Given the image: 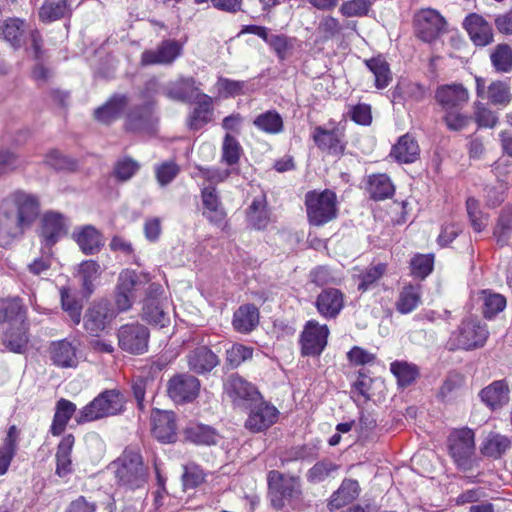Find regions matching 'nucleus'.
<instances>
[{
	"mask_svg": "<svg viewBox=\"0 0 512 512\" xmlns=\"http://www.w3.org/2000/svg\"><path fill=\"white\" fill-rule=\"evenodd\" d=\"M39 215L36 196L18 190L0 204V245L5 247L21 237Z\"/></svg>",
	"mask_w": 512,
	"mask_h": 512,
	"instance_id": "f257e3e1",
	"label": "nucleus"
},
{
	"mask_svg": "<svg viewBox=\"0 0 512 512\" xmlns=\"http://www.w3.org/2000/svg\"><path fill=\"white\" fill-rule=\"evenodd\" d=\"M111 466L118 483L127 489L142 488L147 482V469L143 464L142 456L133 449H125Z\"/></svg>",
	"mask_w": 512,
	"mask_h": 512,
	"instance_id": "f03ea898",
	"label": "nucleus"
},
{
	"mask_svg": "<svg viewBox=\"0 0 512 512\" xmlns=\"http://www.w3.org/2000/svg\"><path fill=\"white\" fill-rule=\"evenodd\" d=\"M125 397L116 389L105 390L83 407L76 415L78 424L95 421L121 413L125 408Z\"/></svg>",
	"mask_w": 512,
	"mask_h": 512,
	"instance_id": "7ed1b4c3",
	"label": "nucleus"
},
{
	"mask_svg": "<svg viewBox=\"0 0 512 512\" xmlns=\"http://www.w3.org/2000/svg\"><path fill=\"white\" fill-rule=\"evenodd\" d=\"M269 497L276 509H282L286 504L298 503L302 496L301 481L299 477L283 474L272 470L267 476Z\"/></svg>",
	"mask_w": 512,
	"mask_h": 512,
	"instance_id": "20e7f679",
	"label": "nucleus"
},
{
	"mask_svg": "<svg viewBox=\"0 0 512 512\" xmlns=\"http://www.w3.org/2000/svg\"><path fill=\"white\" fill-rule=\"evenodd\" d=\"M305 206L309 223L314 226H322L337 216L336 194L328 189L306 193Z\"/></svg>",
	"mask_w": 512,
	"mask_h": 512,
	"instance_id": "39448f33",
	"label": "nucleus"
},
{
	"mask_svg": "<svg viewBox=\"0 0 512 512\" xmlns=\"http://www.w3.org/2000/svg\"><path fill=\"white\" fill-rule=\"evenodd\" d=\"M489 336L486 324L477 319H465L457 331L454 332L452 341L457 348L474 350L485 345Z\"/></svg>",
	"mask_w": 512,
	"mask_h": 512,
	"instance_id": "423d86ee",
	"label": "nucleus"
},
{
	"mask_svg": "<svg viewBox=\"0 0 512 512\" xmlns=\"http://www.w3.org/2000/svg\"><path fill=\"white\" fill-rule=\"evenodd\" d=\"M200 381L197 377L180 373L171 377L167 382V394L177 404L194 401L200 392Z\"/></svg>",
	"mask_w": 512,
	"mask_h": 512,
	"instance_id": "0eeeda50",
	"label": "nucleus"
},
{
	"mask_svg": "<svg viewBox=\"0 0 512 512\" xmlns=\"http://www.w3.org/2000/svg\"><path fill=\"white\" fill-rule=\"evenodd\" d=\"M449 450L452 458L462 469L471 465V457L475 450L474 432L464 428L454 431L449 437Z\"/></svg>",
	"mask_w": 512,
	"mask_h": 512,
	"instance_id": "6e6552de",
	"label": "nucleus"
},
{
	"mask_svg": "<svg viewBox=\"0 0 512 512\" xmlns=\"http://www.w3.org/2000/svg\"><path fill=\"white\" fill-rule=\"evenodd\" d=\"M119 347L131 354H142L148 349L149 331L139 323L126 324L118 330Z\"/></svg>",
	"mask_w": 512,
	"mask_h": 512,
	"instance_id": "1a4fd4ad",
	"label": "nucleus"
},
{
	"mask_svg": "<svg viewBox=\"0 0 512 512\" xmlns=\"http://www.w3.org/2000/svg\"><path fill=\"white\" fill-rule=\"evenodd\" d=\"M116 313L108 301L94 302L84 316V327L92 335L98 336L115 318Z\"/></svg>",
	"mask_w": 512,
	"mask_h": 512,
	"instance_id": "9d476101",
	"label": "nucleus"
},
{
	"mask_svg": "<svg viewBox=\"0 0 512 512\" xmlns=\"http://www.w3.org/2000/svg\"><path fill=\"white\" fill-rule=\"evenodd\" d=\"M329 329L327 325H320L311 320L305 325L301 336L302 354L306 356H317L327 345Z\"/></svg>",
	"mask_w": 512,
	"mask_h": 512,
	"instance_id": "9b49d317",
	"label": "nucleus"
},
{
	"mask_svg": "<svg viewBox=\"0 0 512 512\" xmlns=\"http://www.w3.org/2000/svg\"><path fill=\"white\" fill-rule=\"evenodd\" d=\"M416 29L420 39L425 42L436 40L445 31L446 21L439 12L423 9L416 15Z\"/></svg>",
	"mask_w": 512,
	"mask_h": 512,
	"instance_id": "f8f14e48",
	"label": "nucleus"
},
{
	"mask_svg": "<svg viewBox=\"0 0 512 512\" xmlns=\"http://www.w3.org/2000/svg\"><path fill=\"white\" fill-rule=\"evenodd\" d=\"M200 93L193 77H179L169 81L163 87V94L167 98L183 103L191 102L199 98Z\"/></svg>",
	"mask_w": 512,
	"mask_h": 512,
	"instance_id": "ddd939ff",
	"label": "nucleus"
},
{
	"mask_svg": "<svg viewBox=\"0 0 512 512\" xmlns=\"http://www.w3.org/2000/svg\"><path fill=\"white\" fill-rule=\"evenodd\" d=\"M182 51L181 45L175 40H165L156 49L146 50L142 53L143 65H170Z\"/></svg>",
	"mask_w": 512,
	"mask_h": 512,
	"instance_id": "4468645a",
	"label": "nucleus"
},
{
	"mask_svg": "<svg viewBox=\"0 0 512 512\" xmlns=\"http://www.w3.org/2000/svg\"><path fill=\"white\" fill-rule=\"evenodd\" d=\"M152 434L163 443L176 440L175 414L171 411L154 410L151 414Z\"/></svg>",
	"mask_w": 512,
	"mask_h": 512,
	"instance_id": "2eb2a0df",
	"label": "nucleus"
},
{
	"mask_svg": "<svg viewBox=\"0 0 512 512\" xmlns=\"http://www.w3.org/2000/svg\"><path fill=\"white\" fill-rule=\"evenodd\" d=\"M463 27L476 46L484 47L493 42L492 27L481 15L469 14L463 21Z\"/></svg>",
	"mask_w": 512,
	"mask_h": 512,
	"instance_id": "dca6fc26",
	"label": "nucleus"
},
{
	"mask_svg": "<svg viewBox=\"0 0 512 512\" xmlns=\"http://www.w3.org/2000/svg\"><path fill=\"white\" fill-rule=\"evenodd\" d=\"M278 418V410L265 402L255 404L248 415L245 427L252 432H261L272 426Z\"/></svg>",
	"mask_w": 512,
	"mask_h": 512,
	"instance_id": "f3484780",
	"label": "nucleus"
},
{
	"mask_svg": "<svg viewBox=\"0 0 512 512\" xmlns=\"http://www.w3.org/2000/svg\"><path fill=\"white\" fill-rule=\"evenodd\" d=\"M67 233V224L64 217L55 212H48L42 219L41 237L44 249L51 247Z\"/></svg>",
	"mask_w": 512,
	"mask_h": 512,
	"instance_id": "a211bd4d",
	"label": "nucleus"
},
{
	"mask_svg": "<svg viewBox=\"0 0 512 512\" xmlns=\"http://www.w3.org/2000/svg\"><path fill=\"white\" fill-rule=\"evenodd\" d=\"M435 99L444 110L448 111L467 103L469 93L462 84H445L437 88Z\"/></svg>",
	"mask_w": 512,
	"mask_h": 512,
	"instance_id": "6ab92c4d",
	"label": "nucleus"
},
{
	"mask_svg": "<svg viewBox=\"0 0 512 512\" xmlns=\"http://www.w3.org/2000/svg\"><path fill=\"white\" fill-rule=\"evenodd\" d=\"M315 306L324 318H336L344 307V294L336 288L323 289L316 298Z\"/></svg>",
	"mask_w": 512,
	"mask_h": 512,
	"instance_id": "aec40b11",
	"label": "nucleus"
},
{
	"mask_svg": "<svg viewBox=\"0 0 512 512\" xmlns=\"http://www.w3.org/2000/svg\"><path fill=\"white\" fill-rule=\"evenodd\" d=\"M203 215L213 225L223 228L226 223V212L220 202L214 186L202 190Z\"/></svg>",
	"mask_w": 512,
	"mask_h": 512,
	"instance_id": "412c9836",
	"label": "nucleus"
},
{
	"mask_svg": "<svg viewBox=\"0 0 512 512\" xmlns=\"http://www.w3.org/2000/svg\"><path fill=\"white\" fill-rule=\"evenodd\" d=\"M187 364L197 374L210 372L219 364L218 356L206 346H200L187 354Z\"/></svg>",
	"mask_w": 512,
	"mask_h": 512,
	"instance_id": "4be33fe9",
	"label": "nucleus"
},
{
	"mask_svg": "<svg viewBox=\"0 0 512 512\" xmlns=\"http://www.w3.org/2000/svg\"><path fill=\"white\" fill-rule=\"evenodd\" d=\"M167 308L166 299L146 298L143 306L142 317L150 324L165 327L170 322Z\"/></svg>",
	"mask_w": 512,
	"mask_h": 512,
	"instance_id": "5701e85b",
	"label": "nucleus"
},
{
	"mask_svg": "<svg viewBox=\"0 0 512 512\" xmlns=\"http://www.w3.org/2000/svg\"><path fill=\"white\" fill-rule=\"evenodd\" d=\"M225 390L234 402L246 400L254 401L259 396L256 388L238 375H231L227 379L225 383Z\"/></svg>",
	"mask_w": 512,
	"mask_h": 512,
	"instance_id": "b1692460",
	"label": "nucleus"
},
{
	"mask_svg": "<svg viewBox=\"0 0 512 512\" xmlns=\"http://www.w3.org/2000/svg\"><path fill=\"white\" fill-rule=\"evenodd\" d=\"M127 105L126 95L114 94L104 105L95 110L94 116L99 122L110 124L120 117Z\"/></svg>",
	"mask_w": 512,
	"mask_h": 512,
	"instance_id": "393cba45",
	"label": "nucleus"
},
{
	"mask_svg": "<svg viewBox=\"0 0 512 512\" xmlns=\"http://www.w3.org/2000/svg\"><path fill=\"white\" fill-rule=\"evenodd\" d=\"M50 356L53 363L62 368L75 367L77 364V348L68 340L53 342Z\"/></svg>",
	"mask_w": 512,
	"mask_h": 512,
	"instance_id": "a878e982",
	"label": "nucleus"
},
{
	"mask_svg": "<svg viewBox=\"0 0 512 512\" xmlns=\"http://www.w3.org/2000/svg\"><path fill=\"white\" fill-rule=\"evenodd\" d=\"M509 387L505 380L492 382L480 392L481 400L491 409L500 408L509 402Z\"/></svg>",
	"mask_w": 512,
	"mask_h": 512,
	"instance_id": "bb28decb",
	"label": "nucleus"
},
{
	"mask_svg": "<svg viewBox=\"0 0 512 512\" xmlns=\"http://www.w3.org/2000/svg\"><path fill=\"white\" fill-rule=\"evenodd\" d=\"M154 119L150 104L134 107L129 111L126 117V129L132 132H141L150 130Z\"/></svg>",
	"mask_w": 512,
	"mask_h": 512,
	"instance_id": "cd10ccee",
	"label": "nucleus"
},
{
	"mask_svg": "<svg viewBox=\"0 0 512 512\" xmlns=\"http://www.w3.org/2000/svg\"><path fill=\"white\" fill-rule=\"evenodd\" d=\"M419 145L410 134L401 136L393 146L390 156L401 163H412L419 156Z\"/></svg>",
	"mask_w": 512,
	"mask_h": 512,
	"instance_id": "c85d7f7f",
	"label": "nucleus"
},
{
	"mask_svg": "<svg viewBox=\"0 0 512 512\" xmlns=\"http://www.w3.org/2000/svg\"><path fill=\"white\" fill-rule=\"evenodd\" d=\"M476 300L481 304V311L487 319L493 318L506 307V298L491 290L477 292Z\"/></svg>",
	"mask_w": 512,
	"mask_h": 512,
	"instance_id": "c756f323",
	"label": "nucleus"
},
{
	"mask_svg": "<svg viewBox=\"0 0 512 512\" xmlns=\"http://www.w3.org/2000/svg\"><path fill=\"white\" fill-rule=\"evenodd\" d=\"M259 323V311L252 304L240 306L233 316V327L240 333L251 332Z\"/></svg>",
	"mask_w": 512,
	"mask_h": 512,
	"instance_id": "7c9ffc66",
	"label": "nucleus"
},
{
	"mask_svg": "<svg viewBox=\"0 0 512 512\" xmlns=\"http://www.w3.org/2000/svg\"><path fill=\"white\" fill-rule=\"evenodd\" d=\"M312 137L321 150H325L330 154H340L344 150L341 136L335 130H326L322 127H316Z\"/></svg>",
	"mask_w": 512,
	"mask_h": 512,
	"instance_id": "2f4dec72",
	"label": "nucleus"
},
{
	"mask_svg": "<svg viewBox=\"0 0 512 512\" xmlns=\"http://www.w3.org/2000/svg\"><path fill=\"white\" fill-rule=\"evenodd\" d=\"M360 493V487L356 480L345 479L342 484L335 491L329 501L330 510L339 509L358 497Z\"/></svg>",
	"mask_w": 512,
	"mask_h": 512,
	"instance_id": "473e14b6",
	"label": "nucleus"
},
{
	"mask_svg": "<svg viewBox=\"0 0 512 512\" xmlns=\"http://www.w3.org/2000/svg\"><path fill=\"white\" fill-rule=\"evenodd\" d=\"M74 442V436L68 434L58 444L56 452V474L60 477L66 476L72 471L71 453Z\"/></svg>",
	"mask_w": 512,
	"mask_h": 512,
	"instance_id": "72a5a7b5",
	"label": "nucleus"
},
{
	"mask_svg": "<svg viewBox=\"0 0 512 512\" xmlns=\"http://www.w3.org/2000/svg\"><path fill=\"white\" fill-rule=\"evenodd\" d=\"M75 411L76 405L73 402L63 398L57 402L53 422L50 427V432L53 436H59L64 432Z\"/></svg>",
	"mask_w": 512,
	"mask_h": 512,
	"instance_id": "f704fd0d",
	"label": "nucleus"
},
{
	"mask_svg": "<svg viewBox=\"0 0 512 512\" xmlns=\"http://www.w3.org/2000/svg\"><path fill=\"white\" fill-rule=\"evenodd\" d=\"M197 106L189 117V127L193 130H199L211 120L212 116V98L206 94L200 93Z\"/></svg>",
	"mask_w": 512,
	"mask_h": 512,
	"instance_id": "c9c22d12",
	"label": "nucleus"
},
{
	"mask_svg": "<svg viewBox=\"0 0 512 512\" xmlns=\"http://www.w3.org/2000/svg\"><path fill=\"white\" fill-rule=\"evenodd\" d=\"M17 326L25 323V311L19 299L0 301V323Z\"/></svg>",
	"mask_w": 512,
	"mask_h": 512,
	"instance_id": "e433bc0d",
	"label": "nucleus"
},
{
	"mask_svg": "<svg viewBox=\"0 0 512 512\" xmlns=\"http://www.w3.org/2000/svg\"><path fill=\"white\" fill-rule=\"evenodd\" d=\"M75 240L81 251L85 254H94L98 252L103 244L100 232L90 225L83 227L77 234H75Z\"/></svg>",
	"mask_w": 512,
	"mask_h": 512,
	"instance_id": "4c0bfd02",
	"label": "nucleus"
},
{
	"mask_svg": "<svg viewBox=\"0 0 512 512\" xmlns=\"http://www.w3.org/2000/svg\"><path fill=\"white\" fill-rule=\"evenodd\" d=\"M71 12L70 0L47 1L39 9V18L49 23L69 16Z\"/></svg>",
	"mask_w": 512,
	"mask_h": 512,
	"instance_id": "58836bf2",
	"label": "nucleus"
},
{
	"mask_svg": "<svg viewBox=\"0 0 512 512\" xmlns=\"http://www.w3.org/2000/svg\"><path fill=\"white\" fill-rule=\"evenodd\" d=\"M149 281L148 274L125 269L119 274L117 287L129 294H135L138 289L144 287Z\"/></svg>",
	"mask_w": 512,
	"mask_h": 512,
	"instance_id": "ea45409f",
	"label": "nucleus"
},
{
	"mask_svg": "<svg viewBox=\"0 0 512 512\" xmlns=\"http://www.w3.org/2000/svg\"><path fill=\"white\" fill-rule=\"evenodd\" d=\"M25 323L22 326H10L3 333L2 343L10 351L21 353L28 343Z\"/></svg>",
	"mask_w": 512,
	"mask_h": 512,
	"instance_id": "a19ab883",
	"label": "nucleus"
},
{
	"mask_svg": "<svg viewBox=\"0 0 512 512\" xmlns=\"http://www.w3.org/2000/svg\"><path fill=\"white\" fill-rule=\"evenodd\" d=\"M511 446L508 437L498 434L489 433L483 441L481 452L487 457L497 459L502 456Z\"/></svg>",
	"mask_w": 512,
	"mask_h": 512,
	"instance_id": "79ce46f5",
	"label": "nucleus"
},
{
	"mask_svg": "<svg viewBox=\"0 0 512 512\" xmlns=\"http://www.w3.org/2000/svg\"><path fill=\"white\" fill-rule=\"evenodd\" d=\"M253 125L267 134L281 133L284 128L283 119L275 110H268L257 115L253 120Z\"/></svg>",
	"mask_w": 512,
	"mask_h": 512,
	"instance_id": "37998d69",
	"label": "nucleus"
},
{
	"mask_svg": "<svg viewBox=\"0 0 512 512\" xmlns=\"http://www.w3.org/2000/svg\"><path fill=\"white\" fill-rule=\"evenodd\" d=\"M421 302V292L419 286H404L399 293L396 309L401 314H408L415 310Z\"/></svg>",
	"mask_w": 512,
	"mask_h": 512,
	"instance_id": "c03bdc74",
	"label": "nucleus"
},
{
	"mask_svg": "<svg viewBox=\"0 0 512 512\" xmlns=\"http://www.w3.org/2000/svg\"><path fill=\"white\" fill-rule=\"evenodd\" d=\"M491 64L497 72L509 73L512 71V48L502 43L494 47L490 54Z\"/></svg>",
	"mask_w": 512,
	"mask_h": 512,
	"instance_id": "a18cd8bd",
	"label": "nucleus"
},
{
	"mask_svg": "<svg viewBox=\"0 0 512 512\" xmlns=\"http://www.w3.org/2000/svg\"><path fill=\"white\" fill-rule=\"evenodd\" d=\"M187 439L195 444L214 445L219 439V435L210 426L192 425L185 430Z\"/></svg>",
	"mask_w": 512,
	"mask_h": 512,
	"instance_id": "49530a36",
	"label": "nucleus"
},
{
	"mask_svg": "<svg viewBox=\"0 0 512 512\" xmlns=\"http://www.w3.org/2000/svg\"><path fill=\"white\" fill-rule=\"evenodd\" d=\"M365 63L369 70L374 74L375 86L378 89L387 87L392 80L388 63L380 57L366 60Z\"/></svg>",
	"mask_w": 512,
	"mask_h": 512,
	"instance_id": "de8ad7c7",
	"label": "nucleus"
},
{
	"mask_svg": "<svg viewBox=\"0 0 512 512\" xmlns=\"http://www.w3.org/2000/svg\"><path fill=\"white\" fill-rule=\"evenodd\" d=\"M369 190L373 199L382 200L393 195L394 186L387 175L378 174L370 177Z\"/></svg>",
	"mask_w": 512,
	"mask_h": 512,
	"instance_id": "09e8293b",
	"label": "nucleus"
},
{
	"mask_svg": "<svg viewBox=\"0 0 512 512\" xmlns=\"http://www.w3.org/2000/svg\"><path fill=\"white\" fill-rule=\"evenodd\" d=\"M221 150V161L223 163L228 166H234L239 162L242 154V147L238 140L231 134L227 133L224 136Z\"/></svg>",
	"mask_w": 512,
	"mask_h": 512,
	"instance_id": "8fccbe9b",
	"label": "nucleus"
},
{
	"mask_svg": "<svg viewBox=\"0 0 512 512\" xmlns=\"http://www.w3.org/2000/svg\"><path fill=\"white\" fill-rule=\"evenodd\" d=\"M78 274L81 277L85 291L91 294L93 292V282L100 275V265L94 260L83 261L79 265Z\"/></svg>",
	"mask_w": 512,
	"mask_h": 512,
	"instance_id": "3c124183",
	"label": "nucleus"
},
{
	"mask_svg": "<svg viewBox=\"0 0 512 512\" xmlns=\"http://www.w3.org/2000/svg\"><path fill=\"white\" fill-rule=\"evenodd\" d=\"M390 370L397 378L398 384L403 387L410 385L418 376L416 366L407 362H394L391 364Z\"/></svg>",
	"mask_w": 512,
	"mask_h": 512,
	"instance_id": "603ef678",
	"label": "nucleus"
},
{
	"mask_svg": "<svg viewBox=\"0 0 512 512\" xmlns=\"http://www.w3.org/2000/svg\"><path fill=\"white\" fill-rule=\"evenodd\" d=\"M337 469L338 466L333 462L322 460L308 470L306 478L311 483H319L331 476Z\"/></svg>",
	"mask_w": 512,
	"mask_h": 512,
	"instance_id": "864d4df0",
	"label": "nucleus"
},
{
	"mask_svg": "<svg viewBox=\"0 0 512 512\" xmlns=\"http://www.w3.org/2000/svg\"><path fill=\"white\" fill-rule=\"evenodd\" d=\"M248 222L255 229H264L269 223L268 213L261 200H254L249 207Z\"/></svg>",
	"mask_w": 512,
	"mask_h": 512,
	"instance_id": "5fc2aeb1",
	"label": "nucleus"
},
{
	"mask_svg": "<svg viewBox=\"0 0 512 512\" xmlns=\"http://www.w3.org/2000/svg\"><path fill=\"white\" fill-rule=\"evenodd\" d=\"M372 0H348L344 1L339 11L345 17H362L368 14Z\"/></svg>",
	"mask_w": 512,
	"mask_h": 512,
	"instance_id": "6e6d98bb",
	"label": "nucleus"
},
{
	"mask_svg": "<svg viewBox=\"0 0 512 512\" xmlns=\"http://www.w3.org/2000/svg\"><path fill=\"white\" fill-rule=\"evenodd\" d=\"M23 33L24 22L22 20L18 18H11L5 21L3 35L12 46L18 47L21 45Z\"/></svg>",
	"mask_w": 512,
	"mask_h": 512,
	"instance_id": "4d7b16f0",
	"label": "nucleus"
},
{
	"mask_svg": "<svg viewBox=\"0 0 512 512\" xmlns=\"http://www.w3.org/2000/svg\"><path fill=\"white\" fill-rule=\"evenodd\" d=\"M512 98L510 86L503 81L492 82L488 87V99L494 104L507 105Z\"/></svg>",
	"mask_w": 512,
	"mask_h": 512,
	"instance_id": "13d9d810",
	"label": "nucleus"
},
{
	"mask_svg": "<svg viewBox=\"0 0 512 512\" xmlns=\"http://www.w3.org/2000/svg\"><path fill=\"white\" fill-rule=\"evenodd\" d=\"M434 257L432 254H418L411 259V272L415 277L425 278L433 270Z\"/></svg>",
	"mask_w": 512,
	"mask_h": 512,
	"instance_id": "bf43d9fd",
	"label": "nucleus"
},
{
	"mask_svg": "<svg viewBox=\"0 0 512 512\" xmlns=\"http://www.w3.org/2000/svg\"><path fill=\"white\" fill-rule=\"evenodd\" d=\"M253 348L242 345L233 344L226 351V361L231 367H238L244 361L252 358Z\"/></svg>",
	"mask_w": 512,
	"mask_h": 512,
	"instance_id": "052dcab7",
	"label": "nucleus"
},
{
	"mask_svg": "<svg viewBox=\"0 0 512 512\" xmlns=\"http://www.w3.org/2000/svg\"><path fill=\"white\" fill-rule=\"evenodd\" d=\"M62 308L74 324H79L81 320V304L76 301L65 287L60 290Z\"/></svg>",
	"mask_w": 512,
	"mask_h": 512,
	"instance_id": "680f3d73",
	"label": "nucleus"
},
{
	"mask_svg": "<svg viewBox=\"0 0 512 512\" xmlns=\"http://www.w3.org/2000/svg\"><path fill=\"white\" fill-rule=\"evenodd\" d=\"M244 87V81L231 80L224 77H219L216 82V88L219 95L225 98L243 94Z\"/></svg>",
	"mask_w": 512,
	"mask_h": 512,
	"instance_id": "e2e57ef3",
	"label": "nucleus"
},
{
	"mask_svg": "<svg viewBox=\"0 0 512 512\" xmlns=\"http://www.w3.org/2000/svg\"><path fill=\"white\" fill-rule=\"evenodd\" d=\"M467 213L473 229L481 232L486 226L488 219L479 210V203L475 198H468L466 201Z\"/></svg>",
	"mask_w": 512,
	"mask_h": 512,
	"instance_id": "0e129e2a",
	"label": "nucleus"
},
{
	"mask_svg": "<svg viewBox=\"0 0 512 512\" xmlns=\"http://www.w3.org/2000/svg\"><path fill=\"white\" fill-rule=\"evenodd\" d=\"M266 43L274 50L280 60H285L292 49V41L285 35H269Z\"/></svg>",
	"mask_w": 512,
	"mask_h": 512,
	"instance_id": "69168bd1",
	"label": "nucleus"
},
{
	"mask_svg": "<svg viewBox=\"0 0 512 512\" xmlns=\"http://www.w3.org/2000/svg\"><path fill=\"white\" fill-rule=\"evenodd\" d=\"M15 452L16 441L10 434L0 446V475H4L7 472Z\"/></svg>",
	"mask_w": 512,
	"mask_h": 512,
	"instance_id": "338daca9",
	"label": "nucleus"
},
{
	"mask_svg": "<svg viewBox=\"0 0 512 512\" xmlns=\"http://www.w3.org/2000/svg\"><path fill=\"white\" fill-rule=\"evenodd\" d=\"M512 232V216L501 214L494 229V236L501 245L506 244Z\"/></svg>",
	"mask_w": 512,
	"mask_h": 512,
	"instance_id": "774afa93",
	"label": "nucleus"
}]
</instances>
